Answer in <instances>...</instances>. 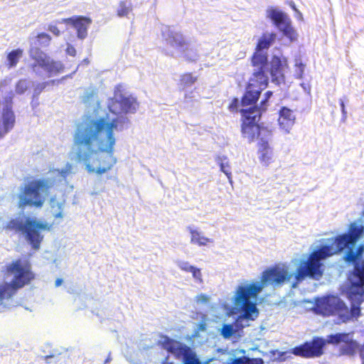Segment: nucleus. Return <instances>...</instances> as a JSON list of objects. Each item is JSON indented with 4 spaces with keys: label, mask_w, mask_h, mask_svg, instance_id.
<instances>
[{
    "label": "nucleus",
    "mask_w": 364,
    "mask_h": 364,
    "mask_svg": "<svg viewBox=\"0 0 364 364\" xmlns=\"http://www.w3.org/2000/svg\"><path fill=\"white\" fill-rule=\"evenodd\" d=\"M23 50L21 49H16L11 51L7 55L8 65L9 68H13L16 65L19 59L21 58Z\"/></svg>",
    "instance_id": "cd10ccee"
},
{
    "label": "nucleus",
    "mask_w": 364,
    "mask_h": 364,
    "mask_svg": "<svg viewBox=\"0 0 364 364\" xmlns=\"http://www.w3.org/2000/svg\"><path fill=\"white\" fill-rule=\"evenodd\" d=\"M340 300L338 297L334 296L319 298L316 301L315 311L323 316L334 315Z\"/></svg>",
    "instance_id": "4468645a"
},
{
    "label": "nucleus",
    "mask_w": 364,
    "mask_h": 364,
    "mask_svg": "<svg viewBox=\"0 0 364 364\" xmlns=\"http://www.w3.org/2000/svg\"><path fill=\"white\" fill-rule=\"evenodd\" d=\"M161 36L165 42L183 53V58L190 62H196L200 58L199 45L196 43L186 42L183 35L170 26L163 25L161 27Z\"/></svg>",
    "instance_id": "1a4fd4ad"
},
{
    "label": "nucleus",
    "mask_w": 364,
    "mask_h": 364,
    "mask_svg": "<svg viewBox=\"0 0 364 364\" xmlns=\"http://www.w3.org/2000/svg\"><path fill=\"white\" fill-rule=\"evenodd\" d=\"M264 96H265V98L262 100L261 103H260V107H257L256 105H255V104L257 102V100H255V102H253L252 103H250V104H247V105H243L242 101V100H241V105L242 107H245L247 106H251V105H253L252 107H250L249 108H257V109H261V113L264 111L266 110L267 109V102L269 100V99L272 96V92L271 91H267L265 94H264ZM258 100V98L257 99Z\"/></svg>",
    "instance_id": "c85d7f7f"
},
{
    "label": "nucleus",
    "mask_w": 364,
    "mask_h": 364,
    "mask_svg": "<svg viewBox=\"0 0 364 364\" xmlns=\"http://www.w3.org/2000/svg\"><path fill=\"white\" fill-rule=\"evenodd\" d=\"M67 172H68L67 171H63V170H62V171H61V172H60V173H61V175H62L63 176H65V175L67 174Z\"/></svg>",
    "instance_id": "49530a36"
},
{
    "label": "nucleus",
    "mask_w": 364,
    "mask_h": 364,
    "mask_svg": "<svg viewBox=\"0 0 364 364\" xmlns=\"http://www.w3.org/2000/svg\"><path fill=\"white\" fill-rule=\"evenodd\" d=\"M220 170L228 176V180L231 182L230 180V166L229 161H226L225 162H222L220 165Z\"/></svg>",
    "instance_id": "f704fd0d"
},
{
    "label": "nucleus",
    "mask_w": 364,
    "mask_h": 364,
    "mask_svg": "<svg viewBox=\"0 0 364 364\" xmlns=\"http://www.w3.org/2000/svg\"><path fill=\"white\" fill-rule=\"evenodd\" d=\"M63 284V279H57L55 282V286L56 287H60Z\"/></svg>",
    "instance_id": "37998d69"
},
{
    "label": "nucleus",
    "mask_w": 364,
    "mask_h": 364,
    "mask_svg": "<svg viewBox=\"0 0 364 364\" xmlns=\"http://www.w3.org/2000/svg\"><path fill=\"white\" fill-rule=\"evenodd\" d=\"M55 83V80H50L48 82H40L35 85L34 90H33V98H38L39 95L41 93V92L46 87V86L49 85H53Z\"/></svg>",
    "instance_id": "7c9ffc66"
},
{
    "label": "nucleus",
    "mask_w": 364,
    "mask_h": 364,
    "mask_svg": "<svg viewBox=\"0 0 364 364\" xmlns=\"http://www.w3.org/2000/svg\"><path fill=\"white\" fill-rule=\"evenodd\" d=\"M29 56L32 60L31 67L33 72L39 77H50L63 70L64 65L60 61H55L39 48H30Z\"/></svg>",
    "instance_id": "9d476101"
},
{
    "label": "nucleus",
    "mask_w": 364,
    "mask_h": 364,
    "mask_svg": "<svg viewBox=\"0 0 364 364\" xmlns=\"http://www.w3.org/2000/svg\"><path fill=\"white\" fill-rule=\"evenodd\" d=\"M203 320L198 323H196L193 330V333L192 334V338L196 339L198 338L201 336L202 333H205L207 331V318L206 316H203Z\"/></svg>",
    "instance_id": "bb28decb"
},
{
    "label": "nucleus",
    "mask_w": 364,
    "mask_h": 364,
    "mask_svg": "<svg viewBox=\"0 0 364 364\" xmlns=\"http://www.w3.org/2000/svg\"><path fill=\"white\" fill-rule=\"evenodd\" d=\"M287 65V60H282L280 58L274 55L270 63V75L272 81L276 85H279L284 80V68Z\"/></svg>",
    "instance_id": "a211bd4d"
},
{
    "label": "nucleus",
    "mask_w": 364,
    "mask_h": 364,
    "mask_svg": "<svg viewBox=\"0 0 364 364\" xmlns=\"http://www.w3.org/2000/svg\"><path fill=\"white\" fill-rule=\"evenodd\" d=\"M65 206V199L62 197L53 196L49 200V212L59 223L64 218V209Z\"/></svg>",
    "instance_id": "6ab92c4d"
},
{
    "label": "nucleus",
    "mask_w": 364,
    "mask_h": 364,
    "mask_svg": "<svg viewBox=\"0 0 364 364\" xmlns=\"http://www.w3.org/2000/svg\"><path fill=\"white\" fill-rule=\"evenodd\" d=\"M198 269L199 268H198L195 266H192L188 272L191 273V274L193 275L195 273V270H198Z\"/></svg>",
    "instance_id": "c03bdc74"
},
{
    "label": "nucleus",
    "mask_w": 364,
    "mask_h": 364,
    "mask_svg": "<svg viewBox=\"0 0 364 364\" xmlns=\"http://www.w3.org/2000/svg\"><path fill=\"white\" fill-rule=\"evenodd\" d=\"M58 23H65L72 25L77 31V38L82 40L87 36V29L92 21L87 17L73 16L68 18H63Z\"/></svg>",
    "instance_id": "dca6fc26"
},
{
    "label": "nucleus",
    "mask_w": 364,
    "mask_h": 364,
    "mask_svg": "<svg viewBox=\"0 0 364 364\" xmlns=\"http://www.w3.org/2000/svg\"><path fill=\"white\" fill-rule=\"evenodd\" d=\"M107 107L111 114L105 113L95 118L85 117L77 124L73 147L77 159H88L97 152L112 154L116 144L114 130L127 119L117 114L135 113L139 103L136 97L122 93L120 86H117L113 98L108 101Z\"/></svg>",
    "instance_id": "f257e3e1"
},
{
    "label": "nucleus",
    "mask_w": 364,
    "mask_h": 364,
    "mask_svg": "<svg viewBox=\"0 0 364 364\" xmlns=\"http://www.w3.org/2000/svg\"><path fill=\"white\" fill-rule=\"evenodd\" d=\"M112 360L110 355H109L107 358L105 360V363H108Z\"/></svg>",
    "instance_id": "a18cd8bd"
},
{
    "label": "nucleus",
    "mask_w": 364,
    "mask_h": 364,
    "mask_svg": "<svg viewBox=\"0 0 364 364\" xmlns=\"http://www.w3.org/2000/svg\"><path fill=\"white\" fill-rule=\"evenodd\" d=\"M267 16L291 42L297 40L298 34L291 26V19L285 13L274 8H269L267 10Z\"/></svg>",
    "instance_id": "ddd939ff"
},
{
    "label": "nucleus",
    "mask_w": 364,
    "mask_h": 364,
    "mask_svg": "<svg viewBox=\"0 0 364 364\" xmlns=\"http://www.w3.org/2000/svg\"><path fill=\"white\" fill-rule=\"evenodd\" d=\"M50 41L51 38L48 34L46 33H39L35 38H31V48L33 46H36L38 48V46L43 48L47 47L50 44Z\"/></svg>",
    "instance_id": "b1692460"
},
{
    "label": "nucleus",
    "mask_w": 364,
    "mask_h": 364,
    "mask_svg": "<svg viewBox=\"0 0 364 364\" xmlns=\"http://www.w3.org/2000/svg\"><path fill=\"white\" fill-rule=\"evenodd\" d=\"M51 183L46 179L32 180L21 188L19 206L31 205L42 207L48 196Z\"/></svg>",
    "instance_id": "6e6552de"
},
{
    "label": "nucleus",
    "mask_w": 364,
    "mask_h": 364,
    "mask_svg": "<svg viewBox=\"0 0 364 364\" xmlns=\"http://www.w3.org/2000/svg\"><path fill=\"white\" fill-rule=\"evenodd\" d=\"M242 117V134L249 142L259 138L258 151L260 159H270L272 149L269 141L272 139V132L261 129L257 124L261 117V109L257 108H243L240 110Z\"/></svg>",
    "instance_id": "39448f33"
},
{
    "label": "nucleus",
    "mask_w": 364,
    "mask_h": 364,
    "mask_svg": "<svg viewBox=\"0 0 364 364\" xmlns=\"http://www.w3.org/2000/svg\"><path fill=\"white\" fill-rule=\"evenodd\" d=\"M66 53L69 55L75 56L76 54V50L72 45L68 44L66 49Z\"/></svg>",
    "instance_id": "58836bf2"
},
{
    "label": "nucleus",
    "mask_w": 364,
    "mask_h": 364,
    "mask_svg": "<svg viewBox=\"0 0 364 364\" xmlns=\"http://www.w3.org/2000/svg\"><path fill=\"white\" fill-rule=\"evenodd\" d=\"M8 272L13 276L11 283L0 284V311L5 308L4 301L10 299L17 289L28 284L34 274L31 271L30 264L26 261L18 260L8 268Z\"/></svg>",
    "instance_id": "0eeeda50"
},
{
    "label": "nucleus",
    "mask_w": 364,
    "mask_h": 364,
    "mask_svg": "<svg viewBox=\"0 0 364 364\" xmlns=\"http://www.w3.org/2000/svg\"><path fill=\"white\" fill-rule=\"evenodd\" d=\"M220 360L223 364H264L262 358H236L235 355L226 351L222 353Z\"/></svg>",
    "instance_id": "5701e85b"
},
{
    "label": "nucleus",
    "mask_w": 364,
    "mask_h": 364,
    "mask_svg": "<svg viewBox=\"0 0 364 364\" xmlns=\"http://www.w3.org/2000/svg\"><path fill=\"white\" fill-rule=\"evenodd\" d=\"M186 230L189 233L190 243L198 247H207L214 243L213 238L207 237L198 228L194 225H188Z\"/></svg>",
    "instance_id": "f3484780"
},
{
    "label": "nucleus",
    "mask_w": 364,
    "mask_h": 364,
    "mask_svg": "<svg viewBox=\"0 0 364 364\" xmlns=\"http://www.w3.org/2000/svg\"><path fill=\"white\" fill-rule=\"evenodd\" d=\"M48 30L56 36H58L60 35V31L56 26V25L50 24L48 26Z\"/></svg>",
    "instance_id": "4c0bfd02"
},
{
    "label": "nucleus",
    "mask_w": 364,
    "mask_h": 364,
    "mask_svg": "<svg viewBox=\"0 0 364 364\" xmlns=\"http://www.w3.org/2000/svg\"><path fill=\"white\" fill-rule=\"evenodd\" d=\"M159 343L164 349L181 359L183 364H201L196 353L179 341L172 340L167 336H162Z\"/></svg>",
    "instance_id": "f8f14e48"
},
{
    "label": "nucleus",
    "mask_w": 364,
    "mask_h": 364,
    "mask_svg": "<svg viewBox=\"0 0 364 364\" xmlns=\"http://www.w3.org/2000/svg\"><path fill=\"white\" fill-rule=\"evenodd\" d=\"M295 67L296 68L295 70V76L296 78L301 79L304 70V65L302 63L301 59L296 58L295 60Z\"/></svg>",
    "instance_id": "473e14b6"
},
{
    "label": "nucleus",
    "mask_w": 364,
    "mask_h": 364,
    "mask_svg": "<svg viewBox=\"0 0 364 364\" xmlns=\"http://www.w3.org/2000/svg\"><path fill=\"white\" fill-rule=\"evenodd\" d=\"M15 122L16 117L12 110L11 97H10L9 99H6V105L2 111L3 125L0 124V139L12 129Z\"/></svg>",
    "instance_id": "2eb2a0df"
},
{
    "label": "nucleus",
    "mask_w": 364,
    "mask_h": 364,
    "mask_svg": "<svg viewBox=\"0 0 364 364\" xmlns=\"http://www.w3.org/2000/svg\"><path fill=\"white\" fill-rule=\"evenodd\" d=\"M272 354V357L274 360L279 359V360H283L282 358L284 355L283 353H280L278 350H274L270 352Z\"/></svg>",
    "instance_id": "ea45409f"
},
{
    "label": "nucleus",
    "mask_w": 364,
    "mask_h": 364,
    "mask_svg": "<svg viewBox=\"0 0 364 364\" xmlns=\"http://www.w3.org/2000/svg\"><path fill=\"white\" fill-rule=\"evenodd\" d=\"M344 291L351 302V309L349 310L340 300L334 315L338 316L341 322L356 318L360 314L359 306L364 301V262L355 263L353 271L348 276Z\"/></svg>",
    "instance_id": "7ed1b4c3"
},
{
    "label": "nucleus",
    "mask_w": 364,
    "mask_h": 364,
    "mask_svg": "<svg viewBox=\"0 0 364 364\" xmlns=\"http://www.w3.org/2000/svg\"><path fill=\"white\" fill-rule=\"evenodd\" d=\"M327 343L338 346L342 355H352L358 348V344L353 340L351 334L336 333L329 335L326 338H314L310 342L292 348L291 352L304 358L319 357L323 353V348Z\"/></svg>",
    "instance_id": "20e7f679"
},
{
    "label": "nucleus",
    "mask_w": 364,
    "mask_h": 364,
    "mask_svg": "<svg viewBox=\"0 0 364 364\" xmlns=\"http://www.w3.org/2000/svg\"><path fill=\"white\" fill-rule=\"evenodd\" d=\"M360 358L362 360V364H364V343L363 347L360 349Z\"/></svg>",
    "instance_id": "79ce46f5"
},
{
    "label": "nucleus",
    "mask_w": 364,
    "mask_h": 364,
    "mask_svg": "<svg viewBox=\"0 0 364 364\" xmlns=\"http://www.w3.org/2000/svg\"><path fill=\"white\" fill-rule=\"evenodd\" d=\"M275 38L276 34L265 33L259 39L256 52L252 58L254 67L253 73L250 78L246 91L242 97V102L243 105H248L257 100L259 97L261 91L267 85V56L264 50L269 48Z\"/></svg>",
    "instance_id": "f03ea898"
},
{
    "label": "nucleus",
    "mask_w": 364,
    "mask_h": 364,
    "mask_svg": "<svg viewBox=\"0 0 364 364\" xmlns=\"http://www.w3.org/2000/svg\"><path fill=\"white\" fill-rule=\"evenodd\" d=\"M211 299V296L204 293L198 294L194 297V302L198 306L208 305Z\"/></svg>",
    "instance_id": "c756f323"
},
{
    "label": "nucleus",
    "mask_w": 364,
    "mask_h": 364,
    "mask_svg": "<svg viewBox=\"0 0 364 364\" xmlns=\"http://www.w3.org/2000/svg\"><path fill=\"white\" fill-rule=\"evenodd\" d=\"M220 306L228 316L237 315L235 323H225L219 328L220 334L225 339H229L240 330L249 326L250 322L255 321L259 316V311L256 307V312L252 313L246 307L245 301H237V289L235 288L230 299V303L224 301L220 303Z\"/></svg>",
    "instance_id": "423d86ee"
},
{
    "label": "nucleus",
    "mask_w": 364,
    "mask_h": 364,
    "mask_svg": "<svg viewBox=\"0 0 364 364\" xmlns=\"http://www.w3.org/2000/svg\"><path fill=\"white\" fill-rule=\"evenodd\" d=\"M198 80V77L192 73H186L181 76L180 86L183 90L192 86Z\"/></svg>",
    "instance_id": "a878e982"
},
{
    "label": "nucleus",
    "mask_w": 364,
    "mask_h": 364,
    "mask_svg": "<svg viewBox=\"0 0 364 364\" xmlns=\"http://www.w3.org/2000/svg\"><path fill=\"white\" fill-rule=\"evenodd\" d=\"M31 82L27 80H20L16 86V92L17 94L21 95L24 93L30 87Z\"/></svg>",
    "instance_id": "2f4dec72"
},
{
    "label": "nucleus",
    "mask_w": 364,
    "mask_h": 364,
    "mask_svg": "<svg viewBox=\"0 0 364 364\" xmlns=\"http://www.w3.org/2000/svg\"><path fill=\"white\" fill-rule=\"evenodd\" d=\"M237 104H238V100H237V99H235V100L232 102V103L230 104V109H233V108H235V107L236 108V107H237Z\"/></svg>",
    "instance_id": "a19ab883"
},
{
    "label": "nucleus",
    "mask_w": 364,
    "mask_h": 364,
    "mask_svg": "<svg viewBox=\"0 0 364 364\" xmlns=\"http://www.w3.org/2000/svg\"><path fill=\"white\" fill-rule=\"evenodd\" d=\"M192 277L196 283L199 284L203 283V274L200 269L195 270V273L192 275Z\"/></svg>",
    "instance_id": "c9c22d12"
},
{
    "label": "nucleus",
    "mask_w": 364,
    "mask_h": 364,
    "mask_svg": "<svg viewBox=\"0 0 364 364\" xmlns=\"http://www.w3.org/2000/svg\"><path fill=\"white\" fill-rule=\"evenodd\" d=\"M279 114L278 122L280 129H283L286 133H289L295 123L296 117L294 112L286 107H282L279 110Z\"/></svg>",
    "instance_id": "aec40b11"
},
{
    "label": "nucleus",
    "mask_w": 364,
    "mask_h": 364,
    "mask_svg": "<svg viewBox=\"0 0 364 364\" xmlns=\"http://www.w3.org/2000/svg\"><path fill=\"white\" fill-rule=\"evenodd\" d=\"M132 11V4L130 1H121L117 9L119 17H128Z\"/></svg>",
    "instance_id": "393cba45"
},
{
    "label": "nucleus",
    "mask_w": 364,
    "mask_h": 364,
    "mask_svg": "<svg viewBox=\"0 0 364 364\" xmlns=\"http://www.w3.org/2000/svg\"><path fill=\"white\" fill-rule=\"evenodd\" d=\"M97 89L93 87H90L85 90L82 96V102L87 107H92L94 112H97V116H100L99 114V109L100 108V101L97 98ZM94 118V117H92Z\"/></svg>",
    "instance_id": "4be33fe9"
},
{
    "label": "nucleus",
    "mask_w": 364,
    "mask_h": 364,
    "mask_svg": "<svg viewBox=\"0 0 364 364\" xmlns=\"http://www.w3.org/2000/svg\"><path fill=\"white\" fill-rule=\"evenodd\" d=\"M86 169L90 173L101 175L114 166L112 161H84Z\"/></svg>",
    "instance_id": "412c9836"
},
{
    "label": "nucleus",
    "mask_w": 364,
    "mask_h": 364,
    "mask_svg": "<svg viewBox=\"0 0 364 364\" xmlns=\"http://www.w3.org/2000/svg\"><path fill=\"white\" fill-rule=\"evenodd\" d=\"M339 103L342 112V121L345 122L347 118V112L346 110L344 101L342 99H340Z\"/></svg>",
    "instance_id": "e433bc0d"
},
{
    "label": "nucleus",
    "mask_w": 364,
    "mask_h": 364,
    "mask_svg": "<svg viewBox=\"0 0 364 364\" xmlns=\"http://www.w3.org/2000/svg\"><path fill=\"white\" fill-rule=\"evenodd\" d=\"M54 223L36 218H26L15 224L17 229L26 234L27 240L33 249H38L43 239V232H49L53 229Z\"/></svg>",
    "instance_id": "9b49d317"
},
{
    "label": "nucleus",
    "mask_w": 364,
    "mask_h": 364,
    "mask_svg": "<svg viewBox=\"0 0 364 364\" xmlns=\"http://www.w3.org/2000/svg\"><path fill=\"white\" fill-rule=\"evenodd\" d=\"M176 264L177 267L181 271H183V272H189V270L191 269V267L193 266L188 262L184 261V260H181V259L176 260Z\"/></svg>",
    "instance_id": "72a5a7b5"
}]
</instances>
